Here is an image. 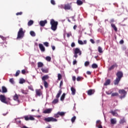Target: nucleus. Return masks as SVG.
<instances>
[{"instance_id": "42", "label": "nucleus", "mask_w": 128, "mask_h": 128, "mask_svg": "<svg viewBox=\"0 0 128 128\" xmlns=\"http://www.w3.org/2000/svg\"><path fill=\"white\" fill-rule=\"evenodd\" d=\"M98 52H100V54H102V47L100 46L98 47Z\"/></svg>"}, {"instance_id": "21", "label": "nucleus", "mask_w": 128, "mask_h": 128, "mask_svg": "<svg viewBox=\"0 0 128 128\" xmlns=\"http://www.w3.org/2000/svg\"><path fill=\"white\" fill-rule=\"evenodd\" d=\"M108 84H110V80H107L104 83V86H108Z\"/></svg>"}, {"instance_id": "44", "label": "nucleus", "mask_w": 128, "mask_h": 128, "mask_svg": "<svg viewBox=\"0 0 128 128\" xmlns=\"http://www.w3.org/2000/svg\"><path fill=\"white\" fill-rule=\"evenodd\" d=\"M106 94L110 95V94H112V92L110 90H108V91H106Z\"/></svg>"}, {"instance_id": "41", "label": "nucleus", "mask_w": 128, "mask_h": 128, "mask_svg": "<svg viewBox=\"0 0 128 128\" xmlns=\"http://www.w3.org/2000/svg\"><path fill=\"white\" fill-rule=\"evenodd\" d=\"M76 116H74L72 118H71V122L73 124V122H74V121L76 120Z\"/></svg>"}, {"instance_id": "12", "label": "nucleus", "mask_w": 128, "mask_h": 128, "mask_svg": "<svg viewBox=\"0 0 128 128\" xmlns=\"http://www.w3.org/2000/svg\"><path fill=\"white\" fill-rule=\"evenodd\" d=\"M74 54H78L79 56H81L82 51L78 48H76L74 50Z\"/></svg>"}, {"instance_id": "5", "label": "nucleus", "mask_w": 128, "mask_h": 128, "mask_svg": "<svg viewBox=\"0 0 128 128\" xmlns=\"http://www.w3.org/2000/svg\"><path fill=\"white\" fill-rule=\"evenodd\" d=\"M0 102H3L4 104H8V101L6 100V96L4 95H0Z\"/></svg>"}, {"instance_id": "40", "label": "nucleus", "mask_w": 128, "mask_h": 128, "mask_svg": "<svg viewBox=\"0 0 128 128\" xmlns=\"http://www.w3.org/2000/svg\"><path fill=\"white\" fill-rule=\"evenodd\" d=\"M30 34L32 36H36V33L34 31H30Z\"/></svg>"}, {"instance_id": "8", "label": "nucleus", "mask_w": 128, "mask_h": 128, "mask_svg": "<svg viewBox=\"0 0 128 128\" xmlns=\"http://www.w3.org/2000/svg\"><path fill=\"white\" fill-rule=\"evenodd\" d=\"M24 118L25 120H34V118L32 115H28L24 116Z\"/></svg>"}, {"instance_id": "39", "label": "nucleus", "mask_w": 128, "mask_h": 128, "mask_svg": "<svg viewBox=\"0 0 128 128\" xmlns=\"http://www.w3.org/2000/svg\"><path fill=\"white\" fill-rule=\"evenodd\" d=\"M46 60L47 62H50V60H52V58L50 56H48L46 58Z\"/></svg>"}, {"instance_id": "7", "label": "nucleus", "mask_w": 128, "mask_h": 128, "mask_svg": "<svg viewBox=\"0 0 128 128\" xmlns=\"http://www.w3.org/2000/svg\"><path fill=\"white\" fill-rule=\"evenodd\" d=\"M64 114H66V112H58L57 114H54V117L58 118H60V116H64Z\"/></svg>"}, {"instance_id": "16", "label": "nucleus", "mask_w": 128, "mask_h": 128, "mask_svg": "<svg viewBox=\"0 0 128 128\" xmlns=\"http://www.w3.org/2000/svg\"><path fill=\"white\" fill-rule=\"evenodd\" d=\"M39 48H40V50L42 52H44L46 51V48L42 44H39Z\"/></svg>"}, {"instance_id": "27", "label": "nucleus", "mask_w": 128, "mask_h": 128, "mask_svg": "<svg viewBox=\"0 0 128 128\" xmlns=\"http://www.w3.org/2000/svg\"><path fill=\"white\" fill-rule=\"evenodd\" d=\"M102 126V122H100V120H98L96 122V126Z\"/></svg>"}, {"instance_id": "20", "label": "nucleus", "mask_w": 128, "mask_h": 128, "mask_svg": "<svg viewBox=\"0 0 128 128\" xmlns=\"http://www.w3.org/2000/svg\"><path fill=\"white\" fill-rule=\"evenodd\" d=\"M70 90L72 91V96H74L76 94V88L74 87H72L70 88Z\"/></svg>"}, {"instance_id": "34", "label": "nucleus", "mask_w": 128, "mask_h": 128, "mask_svg": "<svg viewBox=\"0 0 128 128\" xmlns=\"http://www.w3.org/2000/svg\"><path fill=\"white\" fill-rule=\"evenodd\" d=\"M84 80V78H82V76H78L76 78L77 82H80V80Z\"/></svg>"}, {"instance_id": "23", "label": "nucleus", "mask_w": 128, "mask_h": 128, "mask_svg": "<svg viewBox=\"0 0 128 128\" xmlns=\"http://www.w3.org/2000/svg\"><path fill=\"white\" fill-rule=\"evenodd\" d=\"M111 26L114 28V30L115 32H118V28H116V25L114 24H111Z\"/></svg>"}, {"instance_id": "32", "label": "nucleus", "mask_w": 128, "mask_h": 128, "mask_svg": "<svg viewBox=\"0 0 128 128\" xmlns=\"http://www.w3.org/2000/svg\"><path fill=\"white\" fill-rule=\"evenodd\" d=\"M43 82L44 88H48V82H46V81H44Z\"/></svg>"}, {"instance_id": "18", "label": "nucleus", "mask_w": 128, "mask_h": 128, "mask_svg": "<svg viewBox=\"0 0 128 128\" xmlns=\"http://www.w3.org/2000/svg\"><path fill=\"white\" fill-rule=\"evenodd\" d=\"M50 78V76H48V75H45L42 77V80L44 82H46V80H48Z\"/></svg>"}, {"instance_id": "3", "label": "nucleus", "mask_w": 128, "mask_h": 128, "mask_svg": "<svg viewBox=\"0 0 128 128\" xmlns=\"http://www.w3.org/2000/svg\"><path fill=\"white\" fill-rule=\"evenodd\" d=\"M26 32V31H24V29L22 28H20L17 35V40L22 39L24 36V33Z\"/></svg>"}, {"instance_id": "62", "label": "nucleus", "mask_w": 128, "mask_h": 128, "mask_svg": "<svg viewBox=\"0 0 128 128\" xmlns=\"http://www.w3.org/2000/svg\"><path fill=\"white\" fill-rule=\"evenodd\" d=\"M120 44H124V40H122L120 41Z\"/></svg>"}, {"instance_id": "2", "label": "nucleus", "mask_w": 128, "mask_h": 128, "mask_svg": "<svg viewBox=\"0 0 128 128\" xmlns=\"http://www.w3.org/2000/svg\"><path fill=\"white\" fill-rule=\"evenodd\" d=\"M50 24H51V30L54 32H56L58 28V22L57 21H55L54 19H51Z\"/></svg>"}, {"instance_id": "48", "label": "nucleus", "mask_w": 128, "mask_h": 128, "mask_svg": "<svg viewBox=\"0 0 128 128\" xmlns=\"http://www.w3.org/2000/svg\"><path fill=\"white\" fill-rule=\"evenodd\" d=\"M58 80H62V74H58Z\"/></svg>"}, {"instance_id": "33", "label": "nucleus", "mask_w": 128, "mask_h": 128, "mask_svg": "<svg viewBox=\"0 0 128 128\" xmlns=\"http://www.w3.org/2000/svg\"><path fill=\"white\" fill-rule=\"evenodd\" d=\"M41 70L42 72H44L45 74H48V69L42 68V69H41Z\"/></svg>"}, {"instance_id": "46", "label": "nucleus", "mask_w": 128, "mask_h": 128, "mask_svg": "<svg viewBox=\"0 0 128 128\" xmlns=\"http://www.w3.org/2000/svg\"><path fill=\"white\" fill-rule=\"evenodd\" d=\"M90 66V62L86 61L84 62V66Z\"/></svg>"}, {"instance_id": "4", "label": "nucleus", "mask_w": 128, "mask_h": 128, "mask_svg": "<svg viewBox=\"0 0 128 128\" xmlns=\"http://www.w3.org/2000/svg\"><path fill=\"white\" fill-rule=\"evenodd\" d=\"M118 94H120V100H122V98H124L126 96V94H128V92H126V91L122 89L118 90Z\"/></svg>"}, {"instance_id": "51", "label": "nucleus", "mask_w": 128, "mask_h": 128, "mask_svg": "<svg viewBox=\"0 0 128 128\" xmlns=\"http://www.w3.org/2000/svg\"><path fill=\"white\" fill-rule=\"evenodd\" d=\"M10 82L11 83V84H14V78H12L10 80Z\"/></svg>"}, {"instance_id": "38", "label": "nucleus", "mask_w": 128, "mask_h": 128, "mask_svg": "<svg viewBox=\"0 0 128 128\" xmlns=\"http://www.w3.org/2000/svg\"><path fill=\"white\" fill-rule=\"evenodd\" d=\"M66 96V94L64 93L60 97V100H64Z\"/></svg>"}, {"instance_id": "63", "label": "nucleus", "mask_w": 128, "mask_h": 128, "mask_svg": "<svg viewBox=\"0 0 128 128\" xmlns=\"http://www.w3.org/2000/svg\"><path fill=\"white\" fill-rule=\"evenodd\" d=\"M74 58H78V54H74Z\"/></svg>"}, {"instance_id": "57", "label": "nucleus", "mask_w": 128, "mask_h": 128, "mask_svg": "<svg viewBox=\"0 0 128 128\" xmlns=\"http://www.w3.org/2000/svg\"><path fill=\"white\" fill-rule=\"evenodd\" d=\"M76 62H76V60H74L72 62V64L74 66V64H76Z\"/></svg>"}, {"instance_id": "52", "label": "nucleus", "mask_w": 128, "mask_h": 128, "mask_svg": "<svg viewBox=\"0 0 128 128\" xmlns=\"http://www.w3.org/2000/svg\"><path fill=\"white\" fill-rule=\"evenodd\" d=\"M44 46H48V42H44Z\"/></svg>"}, {"instance_id": "56", "label": "nucleus", "mask_w": 128, "mask_h": 128, "mask_svg": "<svg viewBox=\"0 0 128 128\" xmlns=\"http://www.w3.org/2000/svg\"><path fill=\"white\" fill-rule=\"evenodd\" d=\"M0 38H2V40H6V38L4 37L3 36H0Z\"/></svg>"}, {"instance_id": "36", "label": "nucleus", "mask_w": 128, "mask_h": 128, "mask_svg": "<svg viewBox=\"0 0 128 128\" xmlns=\"http://www.w3.org/2000/svg\"><path fill=\"white\" fill-rule=\"evenodd\" d=\"M92 68H98V64H93L92 65Z\"/></svg>"}, {"instance_id": "13", "label": "nucleus", "mask_w": 128, "mask_h": 128, "mask_svg": "<svg viewBox=\"0 0 128 128\" xmlns=\"http://www.w3.org/2000/svg\"><path fill=\"white\" fill-rule=\"evenodd\" d=\"M94 90L90 89L87 91L88 96H92L94 94Z\"/></svg>"}, {"instance_id": "29", "label": "nucleus", "mask_w": 128, "mask_h": 128, "mask_svg": "<svg viewBox=\"0 0 128 128\" xmlns=\"http://www.w3.org/2000/svg\"><path fill=\"white\" fill-rule=\"evenodd\" d=\"M76 4H77L78 6H82V4H84V2H82V1L80 0H77Z\"/></svg>"}, {"instance_id": "60", "label": "nucleus", "mask_w": 128, "mask_h": 128, "mask_svg": "<svg viewBox=\"0 0 128 128\" xmlns=\"http://www.w3.org/2000/svg\"><path fill=\"white\" fill-rule=\"evenodd\" d=\"M72 80L74 82H76V76H73L72 78Z\"/></svg>"}, {"instance_id": "24", "label": "nucleus", "mask_w": 128, "mask_h": 128, "mask_svg": "<svg viewBox=\"0 0 128 128\" xmlns=\"http://www.w3.org/2000/svg\"><path fill=\"white\" fill-rule=\"evenodd\" d=\"M116 110H115L114 111L112 110L110 112V114H112V116H118V113H116Z\"/></svg>"}, {"instance_id": "43", "label": "nucleus", "mask_w": 128, "mask_h": 128, "mask_svg": "<svg viewBox=\"0 0 128 128\" xmlns=\"http://www.w3.org/2000/svg\"><path fill=\"white\" fill-rule=\"evenodd\" d=\"M5 43H0V46H2L3 48H6V44H4Z\"/></svg>"}, {"instance_id": "11", "label": "nucleus", "mask_w": 128, "mask_h": 128, "mask_svg": "<svg viewBox=\"0 0 128 128\" xmlns=\"http://www.w3.org/2000/svg\"><path fill=\"white\" fill-rule=\"evenodd\" d=\"M46 24H48V21L46 20H44L40 21L39 24L40 26H44Z\"/></svg>"}, {"instance_id": "22", "label": "nucleus", "mask_w": 128, "mask_h": 128, "mask_svg": "<svg viewBox=\"0 0 128 128\" xmlns=\"http://www.w3.org/2000/svg\"><path fill=\"white\" fill-rule=\"evenodd\" d=\"M110 122L112 124H116V118H112L110 120Z\"/></svg>"}, {"instance_id": "37", "label": "nucleus", "mask_w": 128, "mask_h": 128, "mask_svg": "<svg viewBox=\"0 0 128 128\" xmlns=\"http://www.w3.org/2000/svg\"><path fill=\"white\" fill-rule=\"evenodd\" d=\"M24 82H26V80H24V78L20 79V84H24Z\"/></svg>"}, {"instance_id": "10", "label": "nucleus", "mask_w": 128, "mask_h": 128, "mask_svg": "<svg viewBox=\"0 0 128 128\" xmlns=\"http://www.w3.org/2000/svg\"><path fill=\"white\" fill-rule=\"evenodd\" d=\"M36 96H40L42 95V92L40 89H36Z\"/></svg>"}, {"instance_id": "61", "label": "nucleus", "mask_w": 128, "mask_h": 128, "mask_svg": "<svg viewBox=\"0 0 128 128\" xmlns=\"http://www.w3.org/2000/svg\"><path fill=\"white\" fill-rule=\"evenodd\" d=\"M22 74H26V70H22Z\"/></svg>"}, {"instance_id": "17", "label": "nucleus", "mask_w": 128, "mask_h": 128, "mask_svg": "<svg viewBox=\"0 0 128 128\" xmlns=\"http://www.w3.org/2000/svg\"><path fill=\"white\" fill-rule=\"evenodd\" d=\"M52 110V108H48L44 110L43 112L44 114H50Z\"/></svg>"}, {"instance_id": "1", "label": "nucleus", "mask_w": 128, "mask_h": 128, "mask_svg": "<svg viewBox=\"0 0 128 128\" xmlns=\"http://www.w3.org/2000/svg\"><path fill=\"white\" fill-rule=\"evenodd\" d=\"M116 80H114V84L115 86H118V84H120V80L124 76V73L122 71H118L116 74Z\"/></svg>"}, {"instance_id": "28", "label": "nucleus", "mask_w": 128, "mask_h": 128, "mask_svg": "<svg viewBox=\"0 0 128 128\" xmlns=\"http://www.w3.org/2000/svg\"><path fill=\"white\" fill-rule=\"evenodd\" d=\"M32 24H34V21L32 20H30L28 23V26H30Z\"/></svg>"}, {"instance_id": "14", "label": "nucleus", "mask_w": 128, "mask_h": 128, "mask_svg": "<svg viewBox=\"0 0 128 128\" xmlns=\"http://www.w3.org/2000/svg\"><path fill=\"white\" fill-rule=\"evenodd\" d=\"M114 68H118V64L115 63L114 64L112 65L110 67L108 68V71L110 72V70H112Z\"/></svg>"}, {"instance_id": "59", "label": "nucleus", "mask_w": 128, "mask_h": 128, "mask_svg": "<svg viewBox=\"0 0 128 128\" xmlns=\"http://www.w3.org/2000/svg\"><path fill=\"white\" fill-rule=\"evenodd\" d=\"M76 28H78V25L76 24H75L74 27H73V28L74 30H76Z\"/></svg>"}, {"instance_id": "6", "label": "nucleus", "mask_w": 128, "mask_h": 128, "mask_svg": "<svg viewBox=\"0 0 128 128\" xmlns=\"http://www.w3.org/2000/svg\"><path fill=\"white\" fill-rule=\"evenodd\" d=\"M44 120H45V122H58V120H56V118H54V117H48L47 118H45L44 119Z\"/></svg>"}, {"instance_id": "19", "label": "nucleus", "mask_w": 128, "mask_h": 128, "mask_svg": "<svg viewBox=\"0 0 128 128\" xmlns=\"http://www.w3.org/2000/svg\"><path fill=\"white\" fill-rule=\"evenodd\" d=\"M2 94H6V92H8V89L6 88V86H2Z\"/></svg>"}, {"instance_id": "49", "label": "nucleus", "mask_w": 128, "mask_h": 128, "mask_svg": "<svg viewBox=\"0 0 128 128\" xmlns=\"http://www.w3.org/2000/svg\"><path fill=\"white\" fill-rule=\"evenodd\" d=\"M28 90H32V92H34V88H32V86H28Z\"/></svg>"}, {"instance_id": "26", "label": "nucleus", "mask_w": 128, "mask_h": 128, "mask_svg": "<svg viewBox=\"0 0 128 128\" xmlns=\"http://www.w3.org/2000/svg\"><path fill=\"white\" fill-rule=\"evenodd\" d=\"M58 98L54 99L52 102L53 104H58Z\"/></svg>"}, {"instance_id": "35", "label": "nucleus", "mask_w": 128, "mask_h": 128, "mask_svg": "<svg viewBox=\"0 0 128 128\" xmlns=\"http://www.w3.org/2000/svg\"><path fill=\"white\" fill-rule=\"evenodd\" d=\"M111 96H118V92H114L111 94Z\"/></svg>"}, {"instance_id": "31", "label": "nucleus", "mask_w": 128, "mask_h": 128, "mask_svg": "<svg viewBox=\"0 0 128 128\" xmlns=\"http://www.w3.org/2000/svg\"><path fill=\"white\" fill-rule=\"evenodd\" d=\"M21 92H22V94H28V90H22Z\"/></svg>"}, {"instance_id": "50", "label": "nucleus", "mask_w": 128, "mask_h": 128, "mask_svg": "<svg viewBox=\"0 0 128 128\" xmlns=\"http://www.w3.org/2000/svg\"><path fill=\"white\" fill-rule=\"evenodd\" d=\"M78 44H79L82 45V44H84V42H83L82 40H78Z\"/></svg>"}, {"instance_id": "30", "label": "nucleus", "mask_w": 128, "mask_h": 128, "mask_svg": "<svg viewBox=\"0 0 128 128\" xmlns=\"http://www.w3.org/2000/svg\"><path fill=\"white\" fill-rule=\"evenodd\" d=\"M44 66V64L42 62H38V68H42Z\"/></svg>"}, {"instance_id": "25", "label": "nucleus", "mask_w": 128, "mask_h": 128, "mask_svg": "<svg viewBox=\"0 0 128 128\" xmlns=\"http://www.w3.org/2000/svg\"><path fill=\"white\" fill-rule=\"evenodd\" d=\"M62 90H60L58 91V94L56 96V98H58H58L60 96V94H62Z\"/></svg>"}, {"instance_id": "53", "label": "nucleus", "mask_w": 128, "mask_h": 128, "mask_svg": "<svg viewBox=\"0 0 128 128\" xmlns=\"http://www.w3.org/2000/svg\"><path fill=\"white\" fill-rule=\"evenodd\" d=\"M50 2L52 4H53V6H54V4H56V2H54V0H51Z\"/></svg>"}, {"instance_id": "54", "label": "nucleus", "mask_w": 128, "mask_h": 128, "mask_svg": "<svg viewBox=\"0 0 128 128\" xmlns=\"http://www.w3.org/2000/svg\"><path fill=\"white\" fill-rule=\"evenodd\" d=\"M22 12H18L16 14V16H22Z\"/></svg>"}, {"instance_id": "9", "label": "nucleus", "mask_w": 128, "mask_h": 128, "mask_svg": "<svg viewBox=\"0 0 128 128\" xmlns=\"http://www.w3.org/2000/svg\"><path fill=\"white\" fill-rule=\"evenodd\" d=\"M64 9L66 10H72V4H68L64 5Z\"/></svg>"}, {"instance_id": "64", "label": "nucleus", "mask_w": 128, "mask_h": 128, "mask_svg": "<svg viewBox=\"0 0 128 128\" xmlns=\"http://www.w3.org/2000/svg\"><path fill=\"white\" fill-rule=\"evenodd\" d=\"M90 42H92V44H94V40L93 39H90Z\"/></svg>"}, {"instance_id": "15", "label": "nucleus", "mask_w": 128, "mask_h": 128, "mask_svg": "<svg viewBox=\"0 0 128 128\" xmlns=\"http://www.w3.org/2000/svg\"><path fill=\"white\" fill-rule=\"evenodd\" d=\"M18 96H20V95H18V94H15V95L13 96V98L14 100H16L18 102L20 103V100L18 99Z\"/></svg>"}, {"instance_id": "47", "label": "nucleus", "mask_w": 128, "mask_h": 128, "mask_svg": "<svg viewBox=\"0 0 128 128\" xmlns=\"http://www.w3.org/2000/svg\"><path fill=\"white\" fill-rule=\"evenodd\" d=\"M124 122H126V120H124V118H122L120 121V124H124Z\"/></svg>"}, {"instance_id": "58", "label": "nucleus", "mask_w": 128, "mask_h": 128, "mask_svg": "<svg viewBox=\"0 0 128 128\" xmlns=\"http://www.w3.org/2000/svg\"><path fill=\"white\" fill-rule=\"evenodd\" d=\"M67 38H70L72 36V33H67Z\"/></svg>"}, {"instance_id": "55", "label": "nucleus", "mask_w": 128, "mask_h": 128, "mask_svg": "<svg viewBox=\"0 0 128 128\" xmlns=\"http://www.w3.org/2000/svg\"><path fill=\"white\" fill-rule=\"evenodd\" d=\"M72 48H74L76 46V44L74 42H72L71 44Z\"/></svg>"}, {"instance_id": "45", "label": "nucleus", "mask_w": 128, "mask_h": 128, "mask_svg": "<svg viewBox=\"0 0 128 128\" xmlns=\"http://www.w3.org/2000/svg\"><path fill=\"white\" fill-rule=\"evenodd\" d=\"M20 70H17L15 74V76H18L20 75Z\"/></svg>"}]
</instances>
